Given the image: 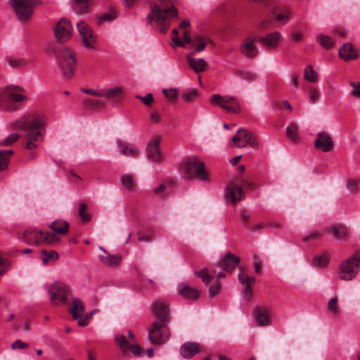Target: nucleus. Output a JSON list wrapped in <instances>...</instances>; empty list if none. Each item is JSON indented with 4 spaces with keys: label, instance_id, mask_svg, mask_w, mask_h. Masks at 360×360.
Segmentation results:
<instances>
[{
    "label": "nucleus",
    "instance_id": "obj_51",
    "mask_svg": "<svg viewBox=\"0 0 360 360\" xmlns=\"http://www.w3.org/2000/svg\"><path fill=\"white\" fill-rule=\"evenodd\" d=\"M115 18V14L113 11L108 12L102 15L98 19V24H102L105 22H110Z\"/></svg>",
    "mask_w": 360,
    "mask_h": 360
},
{
    "label": "nucleus",
    "instance_id": "obj_9",
    "mask_svg": "<svg viewBox=\"0 0 360 360\" xmlns=\"http://www.w3.org/2000/svg\"><path fill=\"white\" fill-rule=\"evenodd\" d=\"M23 238L28 244H38L46 242L49 244H57L59 238L53 234L44 233L35 229H27L23 233Z\"/></svg>",
    "mask_w": 360,
    "mask_h": 360
},
{
    "label": "nucleus",
    "instance_id": "obj_6",
    "mask_svg": "<svg viewBox=\"0 0 360 360\" xmlns=\"http://www.w3.org/2000/svg\"><path fill=\"white\" fill-rule=\"evenodd\" d=\"M41 3V0H9L8 1L17 18L21 21L27 20L31 17L34 8Z\"/></svg>",
    "mask_w": 360,
    "mask_h": 360
},
{
    "label": "nucleus",
    "instance_id": "obj_34",
    "mask_svg": "<svg viewBox=\"0 0 360 360\" xmlns=\"http://www.w3.org/2000/svg\"><path fill=\"white\" fill-rule=\"evenodd\" d=\"M5 61L13 68H21L27 64L25 58L14 56H6Z\"/></svg>",
    "mask_w": 360,
    "mask_h": 360
},
{
    "label": "nucleus",
    "instance_id": "obj_23",
    "mask_svg": "<svg viewBox=\"0 0 360 360\" xmlns=\"http://www.w3.org/2000/svg\"><path fill=\"white\" fill-rule=\"evenodd\" d=\"M194 53L195 51H193L186 56L188 65L196 73L204 72L207 67V63L202 58H194L193 56Z\"/></svg>",
    "mask_w": 360,
    "mask_h": 360
},
{
    "label": "nucleus",
    "instance_id": "obj_27",
    "mask_svg": "<svg viewBox=\"0 0 360 360\" xmlns=\"http://www.w3.org/2000/svg\"><path fill=\"white\" fill-rule=\"evenodd\" d=\"M339 56L346 61L356 59L358 57L353 46L350 43H345L339 49Z\"/></svg>",
    "mask_w": 360,
    "mask_h": 360
},
{
    "label": "nucleus",
    "instance_id": "obj_55",
    "mask_svg": "<svg viewBox=\"0 0 360 360\" xmlns=\"http://www.w3.org/2000/svg\"><path fill=\"white\" fill-rule=\"evenodd\" d=\"M221 290V284L217 282L215 284L212 285L209 289V297L210 298L214 297L217 295Z\"/></svg>",
    "mask_w": 360,
    "mask_h": 360
},
{
    "label": "nucleus",
    "instance_id": "obj_44",
    "mask_svg": "<svg viewBox=\"0 0 360 360\" xmlns=\"http://www.w3.org/2000/svg\"><path fill=\"white\" fill-rule=\"evenodd\" d=\"M248 138V139L247 141H243V143H238V147H244L247 145H250V146L255 148L258 147V142L256 139L255 135L252 132L250 133V136Z\"/></svg>",
    "mask_w": 360,
    "mask_h": 360
},
{
    "label": "nucleus",
    "instance_id": "obj_39",
    "mask_svg": "<svg viewBox=\"0 0 360 360\" xmlns=\"http://www.w3.org/2000/svg\"><path fill=\"white\" fill-rule=\"evenodd\" d=\"M13 154V151L11 150L0 152V171L7 168L9 158Z\"/></svg>",
    "mask_w": 360,
    "mask_h": 360
},
{
    "label": "nucleus",
    "instance_id": "obj_16",
    "mask_svg": "<svg viewBox=\"0 0 360 360\" xmlns=\"http://www.w3.org/2000/svg\"><path fill=\"white\" fill-rule=\"evenodd\" d=\"M224 197L227 202L232 204H236L245 198L242 188L233 182L229 183L226 187Z\"/></svg>",
    "mask_w": 360,
    "mask_h": 360
},
{
    "label": "nucleus",
    "instance_id": "obj_24",
    "mask_svg": "<svg viewBox=\"0 0 360 360\" xmlns=\"http://www.w3.org/2000/svg\"><path fill=\"white\" fill-rule=\"evenodd\" d=\"M239 263L240 258L228 252L221 262V266L225 271L230 273L234 270L236 266Z\"/></svg>",
    "mask_w": 360,
    "mask_h": 360
},
{
    "label": "nucleus",
    "instance_id": "obj_3",
    "mask_svg": "<svg viewBox=\"0 0 360 360\" xmlns=\"http://www.w3.org/2000/svg\"><path fill=\"white\" fill-rule=\"evenodd\" d=\"M26 99L25 89L18 85L9 84L0 93V110L15 111L18 106L15 103H20Z\"/></svg>",
    "mask_w": 360,
    "mask_h": 360
},
{
    "label": "nucleus",
    "instance_id": "obj_43",
    "mask_svg": "<svg viewBox=\"0 0 360 360\" xmlns=\"http://www.w3.org/2000/svg\"><path fill=\"white\" fill-rule=\"evenodd\" d=\"M304 78L310 82H316L317 81V73L312 69L311 65H309L305 68Z\"/></svg>",
    "mask_w": 360,
    "mask_h": 360
},
{
    "label": "nucleus",
    "instance_id": "obj_4",
    "mask_svg": "<svg viewBox=\"0 0 360 360\" xmlns=\"http://www.w3.org/2000/svg\"><path fill=\"white\" fill-rule=\"evenodd\" d=\"M181 170L188 179L197 177L202 181L207 180L208 173L205 168L204 162L195 157L187 158L181 165Z\"/></svg>",
    "mask_w": 360,
    "mask_h": 360
},
{
    "label": "nucleus",
    "instance_id": "obj_8",
    "mask_svg": "<svg viewBox=\"0 0 360 360\" xmlns=\"http://www.w3.org/2000/svg\"><path fill=\"white\" fill-rule=\"evenodd\" d=\"M210 102L211 104L220 106L230 112L239 113L241 111L239 101L235 96L214 94L211 96Z\"/></svg>",
    "mask_w": 360,
    "mask_h": 360
},
{
    "label": "nucleus",
    "instance_id": "obj_48",
    "mask_svg": "<svg viewBox=\"0 0 360 360\" xmlns=\"http://www.w3.org/2000/svg\"><path fill=\"white\" fill-rule=\"evenodd\" d=\"M162 93L170 101H175L179 95V91L176 89H164Z\"/></svg>",
    "mask_w": 360,
    "mask_h": 360
},
{
    "label": "nucleus",
    "instance_id": "obj_45",
    "mask_svg": "<svg viewBox=\"0 0 360 360\" xmlns=\"http://www.w3.org/2000/svg\"><path fill=\"white\" fill-rule=\"evenodd\" d=\"M115 341L119 345L120 349L124 352H127L129 347V344L127 342L126 338L122 335H116L115 337Z\"/></svg>",
    "mask_w": 360,
    "mask_h": 360
},
{
    "label": "nucleus",
    "instance_id": "obj_60",
    "mask_svg": "<svg viewBox=\"0 0 360 360\" xmlns=\"http://www.w3.org/2000/svg\"><path fill=\"white\" fill-rule=\"evenodd\" d=\"M19 139V135L17 133L10 134L7 138L3 141L4 145H10L15 142Z\"/></svg>",
    "mask_w": 360,
    "mask_h": 360
},
{
    "label": "nucleus",
    "instance_id": "obj_7",
    "mask_svg": "<svg viewBox=\"0 0 360 360\" xmlns=\"http://www.w3.org/2000/svg\"><path fill=\"white\" fill-rule=\"evenodd\" d=\"M360 264V250L342 262L339 269V277L342 280L350 281L357 274Z\"/></svg>",
    "mask_w": 360,
    "mask_h": 360
},
{
    "label": "nucleus",
    "instance_id": "obj_29",
    "mask_svg": "<svg viewBox=\"0 0 360 360\" xmlns=\"http://www.w3.org/2000/svg\"><path fill=\"white\" fill-rule=\"evenodd\" d=\"M99 248L105 253L104 255H99V259L101 262L110 266H117L120 264L121 257L108 254L102 247Z\"/></svg>",
    "mask_w": 360,
    "mask_h": 360
},
{
    "label": "nucleus",
    "instance_id": "obj_63",
    "mask_svg": "<svg viewBox=\"0 0 360 360\" xmlns=\"http://www.w3.org/2000/svg\"><path fill=\"white\" fill-rule=\"evenodd\" d=\"M28 347V344L23 342L20 340H16L13 344H12V348L13 349H25Z\"/></svg>",
    "mask_w": 360,
    "mask_h": 360
},
{
    "label": "nucleus",
    "instance_id": "obj_64",
    "mask_svg": "<svg viewBox=\"0 0 360 360\" xmlns=\"http://www.w3.org/2000/svg\"><path fill=\"white\" fill-rule=\"evenodd\" d=\"M117 143L119 148L120 153L124 155H128L127 153L129 148L127 146L122 144L121 141L119 140L117 141Z\"/></svg>",
    "mask_w": 360,
    "mask_h": 360
},
{
    "label": "nucleus",
    "instance_id": "obj_49",
    "mask_svg": "<svg viewBox=\"0 0 360 360\" xmlns=\"http://www.w3.org/2000/svg\"><path fill=\"white\" fill-rule=\"evenodd\" d=\"M41 253L44 255L43 262L44 264H47L50 259L56 260L58 258V255L56 251L47 252L46 250H43Z\"/></svg>",
    "mask_w": 360,
    "mask_h": 360
},
{
    "label": "nucleus",
    "instance_id": "obj_11",
    "mask_svg": "<svg viewBox=\"0 0 360 360\" xmlns=\"http://www.w3.org/2000/svg\"><path fill=\"white\" fill-rule=\"evenodd\" d=\"M77 27L84 46L88 49L95 50L96 36L93 30L84 21L78 22Z\"/></svg>",
    "mask_w": 360,
    "mask_h": 360
},
{
    "label": "nucleus",
    "instance_id": "obj_37",
    "mask_svg": "<svg viewBox=\"0 0 360 360\" xmlns=\"http://www.w3.org/2000/svg\"><path fill=\"white\" fill-rule=\"evenodd\" d=\"M330 257L328 253L316 255L312 260V265L316 267H324L328 265Z\"/></svg>",
    "mask_w": 360,
    "mask_h": 360
},
{
    "label": "nucleus",
    "instance_id": "obj_22",
    "mask_svg": "<svg viewBox=\"0 0 360 360\" xmlns=\"http://www.w3.org/2000/svg\"><path fill=\"white\" fill-rule=\"evenodd\" d=\"M160 144V138L159 136L153 138L148 143L147 147L148 157L153 162H159L161 160Z\"/></svg>",
    "mask_w": 360,
    "mask_h": 360
},
{
    "label": "nucleus",
    "instance_id": "obj_50",
    "mask_svg": "<svg viewBox=\"0 0 360 360\" xmlns=\"http://www.w3.org/2000/svg\"><path fill=\"white\" fill-rule=\"evenodd\" d=\"M193 44H196V50L194 51L195 52V51H198V52L204 50L206 46V44L203 41V37L202 36L195 37L193 41Z\"/></svg>",
    "mask_w": 360,
    "mask_h": 360
},
{
    "label": "nucleus",
    "instance_id": "obj_13",
    "mask_svg": "<svg viewBox=\"0 0 360 360\" xmlns=\"http://www.w3.org/2000/svg\"><path fill=\"white\" fill-rule=\"evenodd\" d=\"M51 301L53 305L64 304L67 301L68 288L62 283H55L49 290Z\"/></svg>",
    "mask_w": 360,
    "mask_h": 360
},
{
    "label": "nucleus",
    "instance_id": "obj_2",
    "mask_svg": "<svg viewBox=\"0 0 360 360\" xmlns=\"http://www.w3.org/2000/svg\"><path fill=\"white\" fill-rule=\"evenodd\" d=\"M160 5L151 4L150 13L148 15V23L155 21L160 27V32L166 33L169 28L167 20L177 15L178 11L170 0H158Z\"/></svg>",
    "mask_w": 360,
    "mask_h": 360
},
{
    "label": "nucleus",
    "instance_id": "obj_36",
    "mask_svg": "<svg viewBox=\"0 0 360 360\" xmlns=\"http://www.w3.org/2000/svg\"><path fill=\"white\" fill-rule=\"evenodd\" d=\"M286 136L292 142L296 143L300 140L298 127L295 123H291L286 129Z\"/></svg>",
    "mask_w": 360,
    "mask_h": 360
},
{
    "label": "nucleus",
    "instance_id": "obj_14",
    "mask_svg": "<svg viewBox=\"0 0 360 360\" xmlns=\"http://www.w3.org/2000/svg\"><path fill=\"white\" fill-rule=\"evenodd\" d=\"M282 38L281 34L278 32L269 33L264 36H257V40L262 47L269 50L276 49Z\"/></svg>",
    "mask_w": 360,
    "mask_h": 360
},
{
    "label": "nucleus",
    "instance_id": "obj_19",
    "mask_svg": "<svg viewBox=\"0 0 360 360\" xmlns=\"http://www.w3.org/2000/svg\"><path fill=\"white\" fill-rule=\"evenodd\" d=\"M238 280L242 285H245V288L242 292V297L245 301H250L252 298V285L255 282V278L248 276L246 274L240 273L238 274Z\"/></svg>",
    "mask_w": 360,
    "mask_h": 360
},
{
    "label": "nucleus",
    "instance_id": "obj_41",
    "mask_svg": "<svg viewBox=\"0 0 360 360\" xmlns=\"http://www.w3.org/2000/svg\"><path fill=\"white\" fill-rule=\"evenodd\" d=\"M319 44L325 49H329L334 46L335 42L329 36L319 34L317 36Z\"/></svg>",
    "mask_w": 360,
    "mask_h": 360
},
{
    "label": "nucleus",
    "instance_id": "obj_26",
    "mask_svg": "<svg viewBox=\"0 0 360 360\" xmlns=\"http://www.w3.org/2000/svg\"><path fill=\"white\" fill-rule=\"evenodd\" d=\"M179 293L186 300H197L200 292L195 288H191L187 284L182 283L179 286Z\"/></svg>",
    "mask_w": 360,
    "mask_h": 360
},
{
    "label": "nucleus",
    "instance_id": "obj_33",
    "mask_svg": "<svg viewBox=\"0 0 360 360\" xmlns=\"http://www.w3.org/2000/svg\"><path fill=\"white\" fill-rule=\"evenodd\" d=\"M123 93V89L120 86H117L111 89H103L102 97L108 98L112 100H120V96Z\"/></svg>",
    "mask_w": 360,
    "mask_h": 360
},
{
    "label": "nucleus",
    "instance_id": "obj_62",
    "mask_svg": "<svg viewBox=\"0 0 360 360\" xmlns=\"http://www.w3.org/2000/svg\"><path fill=\"white\" fill-rule=\"evenodd\" d=\"M347 188L351 191H354L358 188V182L356 179H349L347 181Z\"/></svg>",
    "mask_w": 360,
    "mask_h": 360
},
{
    "label": "nucleus",
    "instance_id": "obj_21",
    "mask_svg": "<svg viewBox=\"0 0 360 360\" xmlns=\"http://www.w3.org/2000/svg\"><path fill=\"white\" fill-rule=\"evenodd\" d=\"M253 314L258 326H267L271 325L270 310L268 308L255 307L253 309Z\"/></svg>",
    "mask_w": 360,
    "mask_h": 360
},
{
    "label": "nucleus",
    "instance_id": "obj_32",
    "mask_svg": "<svg viewBox=\"0 0 360 360\" xmlns=\"http://www.w3.org/2000/svg\"><path fill=\"white\" fill-rule=\"evenodd\" d=\"M70 313L75 320H77V318L79 317V315L84 314V305L79 299H73L72 307L70 309Z\"/></svg>",
    "mask_w": 360,
    "mask_h": 360
},
{
    "label": "nucleus",
    "instance_id": "obj_40",
    "mask_svg": "<svg viewBox=\"0 0 360 360\" xmlns=\"http://www.w3.org/2000/svg\"><path fill=\"white\" fill-rule=\"evenodd\" d=\"M122 185L127 190H131L135 187L134 176L131 174L122 175L120 178Z\"/></svg>",
    "mask_w": 360,
    "mask_h": 360
},
{
    "label": "nucleus",
    "instance_id": "obj_54",
    "mask_svg": "<svg viewBox=\"0 0 360 360\" xmlns=\"http://www.w3.org/2000/svg\"><path fill=\"white\" fill-rule=\"evenodd\" d=\"M349 85L352 88V96L355 98H360V82H350Z\"/></svg>",
    "mask_w": 360,
    "mask_h": 360
},
{
    "label": "nucleus",
    "instance_id": "obj_20",
    "mask_svg": "<svg viewBox=\"0 0 360 360\" xmlns=\"http://www.w3.org/2000/svg\"><path fill=\"white\" fill-rule=\"evenodd\" d=\"M290 11L286 6H278L274 7L272 11V16L269 17L271 21L280 24H286L289 20Z\"/></svg>",
    "mask_w": 360,
    "mask_h": 360
},
{
    "label": "nucleus",
    "instance_id": "obj_25",
    "mask_svg": "<svg viewBox=\"0 0 360 360\" xmlns=\"http://www.w3.org/2000/svg\"><path fill=\"white\" fill-rule=\"evenodd\" d=\"M200 352V346L195 342H186L180 348L181 355L186 359H191Z\"/></svg>",
    "mask_w": 360,
    "mask_h": 360
},
{
    "label": "nucleus",
    "instance_id": "obj_35",
    "mask_svg": "<svg viewBox=\"0 0 360 360\" xmlns=\"http://www.w3.org/2000/svg\"><path fill=\"white\" fill-rule=\"evenodd\" d=\"M330 231L333 236L338 240H342L348 235V230L342 225H334L331 226Z\"/></svg>",
    "mask_w": 360,
    "mask_h": 360
},
{
    "label": "nucleus",
    "instance_id": "obj_10",
    "mask_svg": "<svg viewBox=\"0 0 360 360\" xmlns=\"http://www.w3.org/2000/svg\"><path fill=\"white\" fill-rule=\"evenodd\" d=\"M166 323L155 321L149 328L148 340L154 344L165 343L169 337V333L165 330H162L166 326Z\"/></svg>",
    "mask_w": 360,
    "mask_h": 360
},
{
    "label": "nucleus",
    "instance_id": "obj_12",
    "mask_svg": "<svg viewBox=\"0 0 360 360\" xmlns=\"http://www.w3.org/2000/svg\"><path fill=\"white\" fill-rule=\"evenodd\" d=\"M72 27L70 21L67 18H62L57 23L55 28V37L58 41L64 43L72 37Z\"/></svg>",
    "mask_w": 360,
    "mask_h": 360
},
{
    "label": "nucleus",
    "instance_id": "obj_56",
    "mask_svg": "<svg viewBox=\"0 0 360 360\" xmlns=\"http://www.w3.org/2000/svg\"><path fill=\"white\" fill-rule=\"evenodd\" d=\"M136 98L141 101L146 105H150L153 101V96L152 94L149 93L146 96H141L139 95H136Z\"/></svg>",
    "mask_w": 360,
    "mask_h": 360
},
{
    "label": "nucleus",
    "instance_id": "obj_57",
    "mask_svg": "<svg viewBox=\"0 0 360 360\" xmlns=\"http://www.w3.org/2000/svg\"><path fill=\"white\" fill-rule=\"evenodd\" d=\"M241 79L247 81H254L257 78L256 74L251 72H242L239 73Z\"/></svg>",
    "mask_w": 360,
    "mask_h": 360
},
{
    "label": "nucleus",
    "instance_id": "obj_53",
    "mask_svg": "<svg viewBox=\"0 0 360 360\" xmlns=\"http://www.w3.org/2000/svg\"><path fill=\"white\" fill-rule=\"evenodd\" d=\"M84 103L86 106L93 107V108H102L103 106V103L97 99L92 98H86L84 101Z\"/></svg>",
    "mask_w": 360,
    "mask_h": 360
},
{
    "label": "nucleus",
    "instance_id": "obj_30",
    "mask_svg": "<svg viewBox=\"0 0 360 360\" xmlns=\"http://www.w3.org/2000/svg\"><path fill=\"white\" fill-rule=\"evenodd\" d=\"M51 229L53 231V235L55 234H65L69 229L68 223L64 220H55L50 224Z\"/></svg>",
    "mask_w": 360,
    "mask_h": 360
},
{
    "label": "nucleus",
    "instance_id": "obj_5",
    "mask_svg": "<svg viewBox=\"0 0 360 360\" xmlns=\"http://www.w3.org/2000/svg\"><path fill=\"white\" fill-rule=\"evenodd\" d=\"M58 63L63 75L68 79L71 78L76 68L75 53L68 49H63L57 54Z\"/></svg>",
    "mask_w": 360,
    "mask_h": 360
},
{
    "label": "nucleus",
    "instance_id": "obj_28",
    "mask_svg": "<svg viewBox=\"0 0 360 360\" xmlns=\"http://www.w3.org/2000/svg\"><path fill=\"white\" fill-rule=\"evenodd\" d=\"M326 311L333 317L337 318L341 312V308L339 304L338 297H331L326 304Z\"/></svg>",
    "mask_w": 360,
    "mask_h": 360
},
{
    "label": "nucleus",
    "instance_id": "obj_46",
    "mask_svg": "<svg viewBox=\"0 0 360 360\" xmlns=\"http://www.w3.org/2000/svg\"><path fill=\"white\" fill-rule=\"evenodd\" d=\"M198 96V91L197 89H189L183 93V98L186 102H191Z\"/></svg>",
    "mask_w": 360,
    "mask_h": 360
},
{
    "label": "nucleus",
    "instance_id": "obj_59",
    "mask_svg": "<svg viewBox=\"0 0 360 360\" xmlns=\"http://www.w3.org/2000/svg\"><path fill=\"white\" fill-rule=\"evenodd\" d=\"M172 32L173 34L172 41L176 45H178L181 47H185V44L178 37L179 32H178L177 29H173Z\"/></svg>",
    "mask_w": 360,
    "mask_h": 360
},
{
    "label": "nucleus",
    "instance_id": "obj_52",
    "mask_svg": "<svg viewBox=\"0 0 360 360\" xmlns=\"http://www.w3.org/2000/svg\"><path fill=\"white\" fill-rule=\"evenodd\" d=\"M91 314H92V312H91L89 314H84L79 315V317L77 318V319L78 325L80 326H86L89 323V321L91 318Z\"/></svg>",
    "mask_w": 360,
    "mask_h": 360
},
{
    "label": "nucleus",
    "instance_id": "obj_15",
    "mask_svg": "<svg viewBox=\"0 0 360 360\" xmlns=\"http://www.w3.org/2000/svg\"><path fill=\"white\" fill-rule=\"evenodd\" d=\"M257 40L256 37H246L240 46V53L245 57L253 59L258 55L259 51L255 41Z\"/></svg>",
    "mask_w": 360,
    "mask_h": 360
},
{
    "label": "nucleus",
    "instance_id": "obj_58",
    "mask_svg": "<svg viewBox=\"0 0 360 360\" xmlns=\"http://www.w3.org/2000/svg\"><path fill=\"white\" fill-rule=\"evenodd\" d=\"M81 91H82V92H83L84 94L91 95L94 96L102 97V95H103V89L94 90L92 89H84H84H82Z\"/></svg>",
    "mask_w": 360,
    "mask_h": 360
},
{
    "label": "nucleus",
    "instance_id": "obj_42",
    "mask_svg": "<svg viewBox=\"0 0 360 360\" xmlns=\"http://www.w3.org/2000/svg\"><path fill=\"white\" fill-rule=\"evenodd\" d=\"M195 275L200 278L206 285H208L214 278L212 276L209 274L208 270L206 268L195 271Z\"/></svg>",
    "mask_w": 360,
    "mask_h": 360
},
{
    "label": "nucleus",
    "instance_id": "obj_61",
    "mask_svg": "<svg viewBox=\"0 0 360 360\" xmlns=\"http://www.w3.org/2000/svg\"><path fill=\"white\" fill-rule=\"evenodd\" d=\"M320 97V94L317 89H311L309 90V98L312 103L316 102Z\"/></svg>",
    "mask_w": 360,
    "mask_h": 360
},
{
    "label": "nucleus",
    "instance_id": "obj_1",
    "mask_svg": "<svg viewBox=\"0 0 360 360\" xmlns=\"http://www.w3.org/2000/svg\"><path fill=\"white\" fill-rule=\"evenodd\" d=\"M46 123V117L39 115L32 118L22 117L14 123V127L25 131L23 134L25 148L36 149L44 140Z\"/></svg>",
    "mask_w": 360,
    "mask_h": 360
},
{
    "label": "nucleus",
    "instance_id": "obj_47",
    "mask_svg": "<svg viewBox=\"0 0 360 360\" xmlns=\"http://www.w3.org/2000/svg\"><path fill=\"white\" fill-rule=\"evenodd\" d=\"M79 215L83 222H88L91 219L90 214L86 212V206L84 203L79 205Z\"/></svg>",
    "mask_w": 360,
    "mask_h": 360
},
{
    "label": "nucleus",
    "instance_id": "obj_18",
    "mask_svg": "<svg viewBox=\"0 0 360 360\" xmlns=\"http://www.w3.org/2000/svg\"><path fill=\"white\" fill-rule=\"evenodd\" d=\"M153 313L162 323H167L169 317V307L161 300H155L153 304Z\"/></svg>",
    "mask_w": 360,
    "mask_h": 360
},
{
    "label": "nucleus",
    "instance_id": "obj_31",
    "mask_svg": "<svg viewBox=\"0 0 360 360\" xmlns=\"http://www.w3.org/2000/svg\"><path fill=\"white\" fill-rule=\"evenodd\" d=\"M91 6V0H74L73 2V9L79 14L89 12Z\"/></svg>",
    "mask_w": 360,
    "mask_h": 360
},
{
    "label": "nucleus",
    "instance_id": "obj_38",
    "mask_svg": "<svg viewBox=\"0 0 360 360\" xmlns=\"http://www.w3.org/2000/svg\"><path fill=\"white\" fill-rule=\"evenodd\" d=\"M250 133L251 131L240 129L237 131V134L233 136L232 141L234 142L238 147V143H243L248 140V137L250 136Z\"/></svg>",
    "mask_w": 360,
    "mask_h": 360
},
{
    "label": "nucleus",
    "instance_id": "obj_17",
    "mask_svg": "<svg viewBox=\"0 0 360 360\" xmlns=\"http://www.w3.org/2000/svg\"><path fill=\"white\" fill-rule=\"evenodd\" d=\"M333 146V141L330 134L326 131L318 133L317 138L314 141V147L316 149L327 153L331 150Z\"/></svg>",
    "mask_w": 360,
    "mask_h": 360
}]
</instances>
